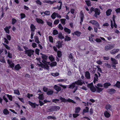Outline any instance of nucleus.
<instances>
[{"mask_svg":"<svg viewBox=\"0 0 120 120\" xmlns=\"http://www.w3.org/2000/svg\"><path fill=\"white\" fill-rule=\"evenodd\" d=\"M60 99L61 101V102H71L74 104H75L76 102L74 101L73 100L69 98L68 99H66L65 98H62L60 97Z\"/></svg>","mask_w":120,"mask_h":120,"instance_id":"1","label":"nucleus"},{"mask_svg":"<svg viewBox=\"0 0 120 120\" xmlns=\"http://www.w3.org/2000/svg\"><path fill=\"white\" fill-rule=\"evenodd\" d=\"M75 82H73L71 84L69 85L68 88L72 89H74V90L73 91V93H75L78 89V86L75 85Z\"/></svg>","mask_w":120,"mask_h":120,"instance_id":"2","label":"nucleus"},{"mask_svg":"<svg viewBox=\"0 0 120 120\" xmlns=\"http://www.w3.org/2000/svg\"><path fill=\"white\" fill-rule=\"evenodd\" d=\"M89 22L92 24L95 25L99 29H100V25L98 22L95 20H91L89 21Z\"/></svg>","mask_w":120,"mask_h":120,"instance_id":"3","label":"nucleus"},{"mask_svg":"<svg viewBox=\"0 0 120 120\" xmlns=\"http://www.w3.org/2000/svg\"><path fill=\"white\" fill-rule=\"evenodd\" d=\"M114 45L108 44L106 45L105 47V50L106 51H107L112 49L114 47Z\"/></svg>","mask_w":120,"mask_h":120,"instance_id":"4","label":"nucleus"},{"mask_svg":"<svg viewBox=\"0 0 120 120\" xmlns=\"http://www.w3.org/2000/svg\"><path fill=\"white\" fill-rule=\"evenodd\" d=\"M95 14L94 15V16L96 18H98V15H99L101 13L100 10L96 8H95V11H94Z\"/></svg>","mask_w":120,"mask_h":120,"instance_id":"5","label":"nucleus"},{"mask_svg":"<svg viewBox=\"0 0 120 120\" xmlns=\"http://www.w3.org/2000/svg\"><path fill=\"white\" fill-rule=\"evenodd\" d=\"M74 82L76 85L80 86L82 85L84 83V81L81 79H79Z\"/></svg>","mask_w":120,"mask_h":120,"instance_id":"6","label":"nucleus"},{"mask_svg":"<svg viewBox=\"0 0 120 120\" xmlns=\"http://www.w3.org/2000/svg\"><path fill=\"white\" fill-rule=\"evenodd\" d=\"M106 91L109 94H112L116 92V90L114 89L111 88L107 90Z\"/></svg>","mask_w":120,"mask_h":120,"instance_id":"7","label":"nucleus"},{"mask_svg":"<svg viewBox=\"0 0 120 120\" xmlns=\"http://www.w3.org/2000/svg\"><path fill=\"white\" fill-rule=\"evenodd\" d=\"M80 24L81 25L82 24V22H83V18H84V14L82 11H81L80 12Z\"/></svg>","mask_w":120,"mask_h":120,"instance_id":"8","label":"nucleus"},{"mask_svg":"<svg viewBox=\"0 0 120 120\" xmlns=\"http://www.w3.org/2000/svg\"><path fill=\"white\" fill-rule=\"evenodd\" d=\"M34 51L33 50H28L25 51L26 54H27L28 56L30 57L32 55V52H33Z\"/></svg>","mask_w":120,"mask_h":120,"instance_id":"9","label":"nucleus"},{"mask_svg":"<svg viewBox=\"0 0 120 120\" xmlns=\"http://www.w3.org/2000/svg\"><path fill=\"white\" fill-rule=\"evenodd\" d=\"M119 51V49H114L110 51V53L112 55H114L117 52Z\"/></svg>","mask_w":120,"mask_h":120,"instance_id":"10","label":"nucleus"},{"mask_svg":"<svg viewBox=\"0 0 120 120\" xmlns=\"http://www.w3.org/2000/svg\"><path fill=\"white\" fill-rule=\"evenodd\" d=\"M54 88L55 90H56L57 91L59 92L61 90V88L60 86L55 85L54 86Z\"/></svg>","mask_w":120,"mask_h":120,"instance_id":"11","label":"nucleus"},{"mask_svg":"<svg viewBox=\"0 0 120 120\" xmlns=\"http://www.w3.org/2000/svg\"><path fill=\"white\" fill-rule=\"evenodd\" d=\"M98 77L99 76L96 74H95L94 75V80H93V82L94 84L96 82H97L98 81Z\"/></svg>","mask_w":120,"mask_h":120,"instance_id":"12","label":"nucleus"},{"mask_svg":"<svg viewBox=\"0 0 120 120\" xmlns=\"http://www.w3.org/2000/svg\"><path fill=\"white\" fill-rule=\"evenodd\" d=\"M81 34V32L77 30L74 32V33H72V34L73 35H75L78 37H79L80 36Z\"/></svg>","mask_w":120,"mask_h":120,"instance_id":"13","label":"nucleus"},{"mask_svg":"<svg viewBox=\"0 0 120 120\" xmlns=\"http://www.w3.org/2000/svg\"><path fill=\"white\" fill-rule=\"evenodd\" d=\"M36 20L37 22L39 23L43 24L44 23V21L40 18H36Z\"/></svg>","mask_w":120,"mask_h":120,"instance_id":"14","label":"nucleus"},{"mask_svg":"<svg viewBox=\"0 0 120 120\" xmlns=\"http://www.w3.org/2000/svg\"><path fill=\"white\" fill-rule=\"evenodd\" d=\"M111 60L112 62V63L115 64H118V61L116 60L115 59L111 57Z\"/></svg>","mask_w":120,"mask_h":120,"instance_id":"15","label":"nucleus"},{"mask_svg":"<svg viewBox=\"0 0 120 120\" xmlns=\"http://www.w3.org/2000/svg\"><path fill=\"white\" fill-rule=\"evenodd\" d=\"M30 27L31 32H34L36 29L35 26L33 24H31V25Z\"/></svg>","mask_w":120,"mask_h":120,"instance_id":"16","label":"nucleus"},{"mask_svg":"<svg viewBox=\"0 0 120 120\" xmlns=\"http://www.w3.org/2000/svg\"><path fill=\"white\" fill-rule=\"evenodd\" d=\"M89 108L88 107L86 106L85 109L83 110L82 113L84 114L85 113L88 112H89Z\"/></svg>","mask_w":120,"mask_h":120,"instance_id":"17","label":"nucleus"},{"mask_svg":"<svg viewBox=\"0 0 120 120\" xmlns=\"http://www.w3.org/2000/svg\"><path fill=\"white\" fill-rule=\"evenodd\" d=\"M11 27V26H6L4 28V30L6 33L8 34L10 32L9 29H10Z\"/></svg>","mask_w":120,"mask_h":120,"instance_id":"18","label":"nucleus"},{"mask_svg":"<svg viewBox=\"0 0 120 120\" xmlns=\"http://www.w3.org/2000/svg\"><path fill=\"white\" fill-rule=\"evenodd\" d=\"M111 85V84L109 82H105L103 84L104 87L105 88H108L109 86Z\"/></svg>","mask_w":120,"mask_h":120,"instance_id":"19","label":"nucleus"},{"mask_svg":"<svg viewBox=\"0 0 120 120\" xmlns=\"http://www.w3.org/2000/svg\"><path fill=\"white\" fill-rule=\"evenodd\" d=\"M96 92L98 93H100L102 91L103 89V88H102L99 87H98L96 86Z\"/></svg>","mask_w":120,"mask_h":120,"instance_id":"20","label":"nucleus"},{"mask_svg":"<svg viewBox=\"0 0 120 120\" xmlns=\"http://www.w3.org/2000/svg\"><path fill=\"white\" fill-rule=\"evenodd\" d=\"M21 68V67L19 64L16 65L14 68L17 71L19 70Z\"/></svg>","mask_w":120,"mask_h":120,"instance_id":"21","label":"nucleus"},{"mask_svg":"<svg viewBox=\"0 0 120 120\" xmlns=\"http://www.w3.org/2000/svg\"><path fill=\"white\" fill-rule=\"evenodd\" d=\"M68 57L72 62H74L75 61V60L74 59V58L73 57L71 53H70V54L68 56Z\"/></svg>","mask_w":120,"mask_h":120,"instance_id":"22","label":"nucleus"},{"mask_svg":"<svg viewBox=\"0 0 120 120\" xmlns=\"http://www.w3.org/2000/svg\"><path fill=\"white\" fill-rule=\"evenodd\" d=\"M104 115L107 118L109 117L110 116V114L106 111L105 112Z\"/></svg>","mask_w":120,"mask_h":120,"instance_id":"23","label":"nucleus"},{"mask_svg":"<svg viewBox=\"0 0 120 120\" xmlns=\"http://www.w3.org/2000/svg\"><path fill=\"white\" fill-rule=\"evenodd\" d=\"M112 10L111 9H109L108 10L106 11V15L107 16L110 15L111 13Z\"/></svg>","mask_w":120,"mask_h":120,"instance_id":"24","label":"nucleus"},{"mask_svg":"<svg viewBox=\"0 0 120 120\" xmlns=\"http://www.w3.org/2000/svg\"><path fill=\"white\" fill-rule=\"evenodd\" d=\"M28 102L29 104L31 105L32 108H36L35 103H33L30 101H29Z\"/></svg>","mask_w":120,"mask_h":120,"instance_id":"25","label":"nucleus"},{"mask_svg":"<svg viewBox=\"0 0 120 120\" xmlns=\"http://www.w3.org/2000/svg\"><path fill=\"white\" fill-rule=\"evenodd\" d=\"M64 31L67 33L68 34H69L71 33V31L67 27H65L64 29Z\"/></svg>","mask_w":120,"mask_h":120,"instance_id":"26","label":"nucleus"},{"mask_svg":"<svg viewBox=\"0 0 120 120\" xmlns=\"http://www.w3.org/2000/svg\"><path fill=\"white\" fill-rule=\"evenodd\" d=\"M38 98L39 100H43L44 99V95L42 94H39Z\"/></svg>","mask_w":120,"mask_h":120,"instance_id":"27","label":"nucleus"},{"mask_svg":"<svg viewBox=\"0 0 120 120\" xmlns=\"http://www.w3.org/2000/svg\"><path fill=\"white\" fill-rule=\"evenodd\" d=\"M58 45L56 46V47L58 49H59L62 47V42L60 41H58Z\"/></svg>","mask_w":120,"mask_h":120,"instance_id":"28","label":"nucleus"},{"mask_svg":"<svg viewBox=\"0 0 120 120\" xmlns=\"http://www.w3.org/2000/svg\"><path fill=\"white\" fill-rule=\"evenodd\" d=\"M81 108L79 107H77L75 109V112L76 113H79L81 110Z\"/></svg>","mask_w":120,"mask_h":120,"instance_id":"29","label":"nucleus"},{"mask_svg":"<svg viewBox=\"0 0 120 120\" xmlns=\"http://www.w3.org/2000/svg\"><path fill=\"white\" fill-rule=\"evenodd\" d=\"M114 86L120 89V82L117 81L116 83L114 85Z\"/></svg>","mask_w":120,"mask_h":120,"instance_id":"30","label":"nucleus"},{"mask_svg":"<svg viewBox=\"0 0 120 120\" xmlns=\"http://www.w3.org/2000/svg\"><path fill=\"white\" fill-rule=\"evenodd\" d=\"M52 107L54 111H56L60 109V107L58 106H53Z\"/></svg>","mask_w":120,"mask_h":120,"instance_id":"31","label":"nucleus"},{"mask_svg":"<svg viewBox=\"0 0 120 120\" xmlns=\"http://www.w3.org/2000/svg\"><path fill=\"white\" fill-rule=\"evenodd\" d=\"M56 0H55L53 1H51L49 0L46 1H45V2L47 3L50 4H52L56 2Z\"/></svg>","mask_w":120,"mask_h":120,"instance_id":"32","label":"nucleus"},{"mask_svg":"<svg viewBox=\"0 0 120 120\" xmlns=\"http://www.w3.org/2000/svg\"><path fill=\"white\" fill-rule=\"evenodd\" d=\"M57 63L56 61L52 62L51 63L49 64V65L52 67H54L57 65Z\"/></svg>","mask_w":120,"mask_h":120,"instance_id":"33","label":"nucleus"},{"mask_svg":"<svg viewBox=\"0 0 120 120\" xmlns=\"http://www.w3.org/2000/svg\"><path fill=\"white\" fill-rule=\"evenodd\" d=\"M41 54L42 55L41 57L43 60H47V59L48 58V56H47L41 53Z\"/></svg>","mask_w":120,"mask_h":120,"instance_id":"34","label":"nucleus"},{"mask_svg":"<svg viewBox=\"0 0 120 120\" xmlns=\"http://www.w3.org/2000/svg\"><path fill=\"white\" fill-rule=\"evenodd\" d=\"M86 77L88 79H90V75L89 71L86 72L85 75Z\"/></svg>","mask_w":120,"mask_h":120,"instance_id":"35","label":"nucleus"},{"mask_svg":"<svg viewBox=\"0 0 120 120\" xmlns=\"http://www.w3.org/2000/svg\"><path fill=\"white\" fill-rule=\"evenodd\" d=\"M35 40V42L38 44H39L40 43V41L39 40V38L37 36H35L34 37Z\"/></svg>","mask_w":120,"mask_h":120,"instance_id":"36","label":"nucleus"},{"mask_svg":"<svg viewBox=\"0 0 120 120\" xmlns=\"http://www.w3.org/2000/svg\"><path fill=\"white\" fill-rule=\"evenodd\" d=\"M58 38L59 39H62L64 38V36L62 35V34L61 33H60L58 35Z\"/></svg>","mask_w":120,"mask_h":120,"instance_id":"37","label":"nucleus"},{"mask_svg":"<svg viewBox=\"0 0 120 120\" xmlns=\"http://www.w3.org/2000/svg\"><path fill=\"white\" fill-rule=\"evenodd\" d=\"M9 111L7 109H4L3 111V113L5 115H7L9 114Z\"/></svg>","mask_w":120,"mask_h":120,"instance_id":"38","label":"nucleus"},{"mask_svg":"<svg viewBox=\"0 0 120 120\" xmlns=\"http://www.w3.org/2000/svg\"><path fill=\"white\" fill-rule=\"evenodd\" d=\"M49 58L51 62H52L55 60L54 58L52 55L49 56Z\"/></svg>","mask_w":120,"mask_h":120,"instance_id":"39","label":"nucleus"},{"mask_svg":"<svg viewBox=\"0 0 120 120\" xmlns=\"http://www.w3.org/2000/svg\"><path fill=\"white\" fill-rule=\"evenodd\" d=\"M56 13L55 12H53L51 15V17L52 19H54L56 18Z\"/></svg>","mask_w":120,"mask_h":120,"instance_id":"40","label":"nucleus"},{"mask_svg":"<svg viewBox=\"0 0 120 120\" xmlns=\"http://www.w3.org/2000/svg\"><path fill=\"white\" fill-rule=\"evenodd\" d=\"M53 93L54 91L53 90H51L48 91L47 93V94L48 95H51L53 94Z\"/></svg>","mask_w":120,"mask_h":120,"instance_id":"41","label":"nucleus"},{"mask_svg":"<svg viewBox=\"0 0 120 120\" xmlns=\"http://www.w3.org/2000/svg\"><path fill=\"white\" fill-rule=\"evenodd\" d=\"M57 56L58 57H61L62 56V53L61 52L58 50L57 52Z\"/></svg>","mask_w":120,"mask_h":120,"instance_id":"42","label":"nucleus"},{"mask_svg":"<svg viewBox=\"0 0 120 120\" xmlns=\"http://www.w3.org/2000/svg\"><path fill=\"white\" fill-rule=\"evenodd\" d=\"M14 93L18 95H19L20 94L19 90L18 89L14 90Z\"/></svg>","mask_w":120,"mask_h":120,"instance_id":"43","label":"nucleus"},{"mask_svg":"<svg viewBox=\"0 0 120 120\" xmlns=\"http://www.w3.org/2000/svg\"><path fill=\"white\" fill-rule=\"evenodd\" d=\"M58 32L57 30L56 29H54L53 30L52 34L54 35H56L58 34Z\"/></svg>","mask_w":120,"mask_h":120,"instance_id":"44","label":"nucleus"},{"mask_svg":"<svg viewBox=\"0 0 120 120\" xmlns=\"http://www.w3.org/2000/svg\"><path fill=\"white\" fill-rule=\"evenodd\" d=\"M66 19H60V21L61 23L64 25L65 24V21Z\"/></svg>","mask_w":120,"mask_h":120,"instance_id":"45","label":"nucleus"},{"mask_svg":"<svg viewBox=\"0 0 120 120\" xmlns=\"http://www.w3.org/2000/svg\"><path fill=\"white\" fill-rule=\"evenodd\" d=\"M111 107L110 106V105L109 104H108L106 105L105 108L107 110L109 109L110 110H111Z\"/></svg>","mask_w":120,"mask_h":120,"instance_id":"46","label":"nucleus"},{"mask_svg":"<svg viewBox=\"0 0 120 120\" xmlns=\"http://www.w3.org/2000/svg\"><path fill=\"white\" fill-rule=\"evenodd\" d=\"M65 38L64 39L65 41H70L71 39V38L67 35L65 36Z\"/></svg>","mask_w":120,"mask_h":120,"instance_id":"47","label":"nucleus"},{"mask_svg":"<svg viewBox=\"0 0 120 120\" xmlns=\"http://www.w3.org/2000/svg\"><path fill=\"white\" fill-rule=\"evenodd\" d=\"M47 118L48 119H52L53 120H56V118L54 116H48Z\"/></svg>","mask_w":120,"mask_h":120,"instance_id":"48","label":"nucleus"},{"mask_svg":"<svg viewBox=\"0 0 120 120\" xmlns=\"http://www.w3.org/2000/svg\"><path fill=\"white\" fill-rule=\"evenodd\" d=\"M93 82L87 85V87L88 88H89L90 89L93 86Z\"/></svg>","mask_w":120,"mask_h":120,"instance_id":"49","label":"nucleus"},{"mask_svg":"<svg viewBox=\"0 0 120 120\" xmlns=\"http://www.w3.org/2000/svg\"><path fill=\"white\" fill-rule=\"evenodd\" d=\"M96 89L93 86L90 88V90L93 92H94L96 91Z\"/></svg>","mask_w":120,"mask_h":120,"instance_id":"50","label":"nucleus"},{"mask_svg":"<svg viewBox=\"0 0 120 120\" xmlns=\"http://www.w3.org/2000/svg\"><path fill=\"white\" fill-rule=\"evenodd\" d=\"M85 2L87 5L88 6H91V2L90 0H86Z\"/></svg>","mask_w":120,"mask_h":120,"instance_id":"51","label":"nucleus"},{"mask_svg":"<svg viewBox=\"0 0 120 120\" xmlns=\"http://www.w3.org/2000/svg\"><path fill=\"white\" fill-rule=\"evenodd\" d=\"M6 95L7 97L8 98V99L10 101H12V97L11 95H10L9 94H7Z\"/></svg>","mask_w":120,"mask_h":120,"instance_id":"52","label":"nucleus"},{"mask_svg":"<svg viewBox=\"0 0 120 120\" xmlns=\"http://www.w3.org/2000/svg\"><path fill=\"white\" fill-rule=\"evenodd\" d=\"M40 64H38V65L40 67H41L42 68H44L45 64L42 63L41 62H40Z\"/></svg>","mask_w":120,"mask_h":120,"instance_id":"53","label":"nucleus"},{"mask_svg":"<svg viewBox=\"0 0 120 120\" xmlns=\"http://www.w3.org/2000/svg\"><path fill=\"white\" fill-rule=\"evenodd\" d=\"M96 68H98V71L100 72L101 73L102 72V70L101 68H100V66H96Z\"/></svg>","mask_w":120,"mask_h":120,"instance_id":"54","label":"nucleus"},{"mask_svg":"<svg viewBox=\"0 0 120 120\" xmlns=\"http://www.w3.org/2000/svg\"><path fill=\"white\" fill-rule=\"evenodd\" d=\"M43 13L45 15H49L50 14V11H46Z\"/></svg>","mask_w":120,"mask_h":120,"instance_id":"55","label":"nucleus"},{"mask_svg":"<svg viewBox=\"0 0 120 120\" xmlns=\"http://www.w3.org/2000/svg\"><path fill=\"white\" fill-rule=\"evenodd\" d=\"M21 19H22L24 18L26 16L25 14L23 13H22L20 14Z\"/></svg>","mask_w":120,"mask_h":120,"instance_id":"56","label":"nucleus"},{"mask_svg":"<svg viewBox=\"0 0 120 120\" xmlns=\"http://www.w3.org/2000/svg\"><path fill=\"white\" fill-rule=\"evenodd\" d=\"M49 41L51 42H53V38L51 36H49Z\"/></svg>","mask_w":120,"mask_h":120,"instance_id":"57","label":"nucleus"},{"mask_svg":"<svg viewBox=\"0 0 120 120\" xmlns=\"http://www.w3.org/2000/svg\"><path fill=\"white\" fill-rule=\"evenodd\" d=\"M46 23L49 26H50L51 27H52V22L47 21H46Z\"/></svg>","mask_w":120,"mask_h":120,"instance_id":"58","label":"nucleus"},{"mask_svg":"<svg viewBox=\"0 0 120 120\" xmlns=\"http://www.w3.org/2000/svg\"><path fill=\"white\" fill-rule=\"evenodd\" d=\"M59 22V20L58 19L56 20L53 23L54 24L57 25Z\"/></svg>","mask_w":120,"mask_h":120,"instance_id":"59","label":"nucleus"},{"mask_svg":"<svg viewBox=\"0 0 120 120\" xmlns=\"http://www.w3.org/2000/svg\"><path fill=\"white\" fill-rule=\"evenodd\" d=\"M58 3H60V6L59 7V6H57V8H58V10H60V9H61V5H62V2H61V1H59L58 2Z\"/></svg>","mask_w":120,"mask_h":120,"instance_id":"60","label":"nucleus"},{"mask_svg":"<svg viewBox=\"0 0 120 120\" xmlns=\"http://www.w3.org/2000/svg\"><path fill=\"white\" fill-rule=\"evenodd\" d=\"M17 22L16 19L15 18H12V25L14 24Z\"/></svg>","mask_w":120,"mask_h":120,"instance_id":"61","label":"nucleus"},{"mask_svg":"<svg viewBox=\"0 0 120 120\" xmlns=\"http://www.w3.org/2000/svg\"><path fill=\"white\" fill-rule=\"evenodd\" d=\"M3 45L8 50H10V48L8 45L4 44H3Z\"/></svg>","mask_w":120,"mask_h":120,"instance_id":"62","label":"nucleus"},{"mask_svg":"<svg viewBox=\"0 0 120 120\" xmlns=\"http://www.w3.org/2000/svg\"><path fill=\"white\" fill-rule=\"evenodd\" d=\"M49 67L48 65V64H45L44 67L45 69H46L47 70H49Z\"/></svg>","mask_w":120,"mask_h":120,"instance_id":"63","label":"nucleus"},{"mask_svg":"<svg viewBox=\"0 0 120 120\" xmlns=\"http://www.w3.org/2000/svg\"><path fill=\"white\" fill-rule=\"evenodd\" d=\"M58 28L60 29L61 30H62L63 29V27L62 26L61 24L60 23L58 25Z\"/></svg>","mask_w":120,"mask_h":120,"instance_id":"64","label":"nucleus"}]
</instances>
